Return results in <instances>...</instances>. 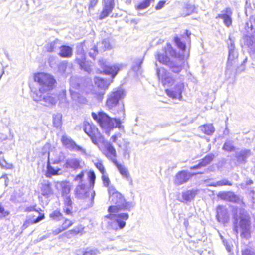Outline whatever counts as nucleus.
Listing matches in <instances>:
<instances>
[{
    "mask_svg": "<svg viewBox=\"0 0 255 255\" xmlns=\"http://www.w3.org/2000/svg\"><path fill=\"white\" fill-rule=\"evenodd\" d=\"M228 59L227 63V68L230 69L232 66L235 65L237 61L238 54L235 49V45L233 41L230 37L228 42Z\"/></svg>",
    "mask_w": 255,
    "mask_h": 255,
    "instance_id": "nucleus-11",
    "label": "nucleus"
},
{
    "mask_svg": "<svg viewBox=\"0 0 255 255\" xmlns=\"http://www.w3.org/2000/svg\"><path fill=\"white\" fill-rule=\"evenodd\" d=\"M99 253L96 248L87 249L83 253V255H96Z\"/></svg>",
    "mask_w": 255,
    "mask_h": 255,
    "instance_id": "nucleus-50",
    "label": "nucleus"
},
{
    "mask_svg": "<svg viewBox=\"0 0 255 255\" xmlns=\"http://www.w3.org/2000/svg\"><path fill=\"white\" fill-rule=\"evenodd\" d=\"M165 53L166 56L169 57V56L174 57L176 55L175 51L173 49L171 45L170 44H167L165 47Z\"/></svg>",
    "mask_w": 255,
    "mask_h": 255,
    "instance_id": "nucleus-41",
    "label": "nucleus"
},
{
    "mask_svg": "<svg viewBox=\"0 0 255 255\" xmlns=\"http://www.w3.org/2000/svg\"><path fill=\"white\" fill-rule=\"evenodd\" d=\"M51 152H52V151ZM53 152H54L56 155H57V156L55 157L54 159V163H58L64 158V154L62 152H58L55 150L53 151Z\"/></svg>",
    "mask_w": 255,
    "mask_h": 255,
    "instance_id": "nucleus-44",
    "label": "nucleus"
},
{
    "mask_svg": "<svg viewBox=\"0 0 255 255\" xmlns=\"http://www.w3.org/2000/svg\"><path fill=\"white\" fill-rule=\"evenodd\" d=\"M156 59L159 62L162 63L164 64L168 65V64L170 62L169 57L166 56H164L163 55L160 54L159 53H158L157 54Z\"/></svg>",
    "mask_w": 255,
    "mask_h": 255,
    "instance_id": "nucleus-43",
    "label": "nucleus"
},
{
    "mask_svg": "<svg viewBox=\"0 0 255 255\" xmlns=\"http://www.w3.org/2000/svg\"><path fill=\"white\" fill-rule=\"evenodd\" d=\"M63 220L64 221L62 223L61 226L62 227L63 229H64V230L67 229L74 224V222L69 219L64 218Z\"/></svg>",
    "mask_w": 255,
    "mask_h": 255,
    "instance_id": "nucleus-48",
    "label": "nucleus"
},
{
    "mask_svg": "<svg viewBox=\"0 0 255 255\" xmlns=\"http://www.w3.org/2000/svg\"><path fill=\"white\" fill-rule=\"evenodd\" d=\"M34 80L38 85V89H32V97L34 100L40 99V93H46L52 90L55 87L56 81L54 77L48 73L39 72L34 75Z\"/></svg>",
    "mask_w": 255,
    "mask_h": 255,
    "instance_id": "nucleus-1",
    "label": "nucleus"
},
{
    "mask_svg": "<svg viewBox=\"0 0 255 255\" xmlns=\"http://www.w3.org/2000/svg\"><path fill=\"white\" fill-rule=\"evenodd\" d=\"M232 15V12L230 8H227L222 11L221 13L218 14L216 17L217 18H220L223 19L224 24L227 27H229L232 23V20L231 16Z\"/></svg>",
    "mask_w": 255,
    "mask_h": 255,
    "instance_id": "nucleus-20",
    "label": "nucleus"
},
{
    "mask_svg": "<svg viewBox=\"0 0 255 255\" xmlns=\"http://www.w3.org/2000/svg\"><path fill=\"white\" fill-rule=\"evenodd\" d=\"M83 227L82 225H79L78 226L75 227L73 229L71 230V232L73 233V235H76L78 234L81 233L83 230Z\"/></svg>",
    "mask_w": 255,
    "mask_h": 255,
    "instance_id": "nucleus-57",
    "label": "nucleus"
},
{
    "mask_svg": "<svg viewBox=\"0 0 255 255\" xmlns=\"http://www.w3.org/2000/svg\"><path fill=\"white\" fill-rule=\"evenodd\" d=\"M76 61L82 69L84 70L89 73L91 72L92 63L91 62L85 61V56L83 52L81 51L77 53Z\"/></svg>",
    "mask_w": 255,
    "mask_h": 255,
    "instance_id": "nucleus-15",
    "label": "nucleus"
},
{
    "mask_svg": "<svg viewBox=\"0 0 255 255\" xmlns=\"http://www.w3.org/2000/svg\"><path fill=\"white\" fill-rule=\"evenodd\" d=\"M251 155V151L249 149H244L239 151H236L235 157L237 162L240 164L246 163L247 159Z\"/></svg>",
    "mask_w": 255,
    "mask_h": 255,
    "instance_id": "nucleus-23",
    "label": "nucleus"
},
{
    "mask_svg": "<svg viewBox=\"0 0 255 255\" xmlns=\"http://www.w3.org/2000/svg\"><path fill=\"white\" fill-rule=\"evenodd\" d=\"M125 91L122 88H119L116 91L111 92L108 95L106 101V106L109 109H112L118 106V113H121L124 117L125 109L123 104H120L119 101L125 96Z\"/></svg>",
    "mask_w": 255,
    "mask_h": 255,
    "instance_id": "nucleus-4",
    "label": "nucleus"
},
{
    "mask_svg": "<svg viewBox=\"0 0 255 255\" xmlns=\"http://www.w3.org/2000/svg\"><path fill=\"white\" fill-rule=\"evenodd\" d=\"M67 64L66 62L62 61L58 65V70L61 74H64L66 72Z\"/></svg>",
    "mask_w": 255,
    "mask_h": 255,
    "instance_id": "nucleus-51",
    "label": "nucleus"
},
{
    "mask_svg": "<svg viewBox=\"0 0 255 255\" xmlns=\"http://www.w3.org/2000/svg\"><path fill=\"white\" fill-rule=\"evenodd\" d=\"M61 45V42L58 39H55L53 41L47 44L45 46V48L48 52H54L56 49L60 48Z\"/></svg>",
    "mask_w": 255,
    "mask_h": 255,
    "instance_id": "nucleus-32",
    "label": "nucleus"
},
{
    "mask_svg": "<svg viewBox=\"0 0 255 255\" xmlns=\"http://www.w3.org/2000/svg\"><path fill=\"white\" fill-rule=\"evenodd\" d=\"M96 46L99 52H103L111 48L109 40L108 39L98 42Z\"/></svg>",
    "mask_w": 255,
    "mask_h": 255,
    "instance_id": "nucleus-34",
    "label": "nucleus"
},
{
    "mask_svg": "<svg viewBox=\"0 0 255 255\" xmlns=\"http://www.w3.org/2000/svg\"><path fill=\"white\" fill-rule=\"evenodd\" d=\"M49 217L51 220L56 222L63 220V219H64L63 214L61 213L60 210L58 209L52 212L49 214Z\"/></svg>",
    "mask_w": 255,
    "mask_h": 255,
    "instance_id": "nucleus-35",
    "label": "nucleus"
},
{
    "mask_svg": "<svg viewBox=\"0 0 255 255\" xmlns=\"http://www.w3.org/2000/svg\"><path fill=\"white\" fill-rule=\"evenodd\" d=\"M218 197L222 200L232 202L234 203L243 204V199L239 196L235 195L232 192H222L219 193Z\"/></svg>",
    "mask_w": 255,
    "mask_h": 255,
    "instance_id": "nucleus-14",
    "label": "nucleus"
},
{
    "mask_svg": "<svg viewBox=\"0 0 255 255\" xmlns=\"http://www.w3.org/2000/svg\"><path fill=\"white\" fill-rule=\"evenodd\" d=\"M191 176V174L187 171H182L179 172L175 176L174 183L177 185L185 183L188 181Z\"/></svg>",
    "mask_w": 255,
    "mask_h": 255,
    "instance_id": "nucleus-22",
    "label": "nucleus"
},
{
    "mask_svg": "<svg viewBox=\"0 0 255 255\" xmlns=\"http://www.w3.org/2000/svg\"><path fill=\"white\" fill-rule=\"evenodd\" d=\"M212 185L214 187L221 186L224 185L231 186L232 183L226 179H223L220 181L213 183Z\"/></svg>",
    "mask_w": 255,
    "mask_h": 255,
    "instance_id": "nucleus-42",
    "label": "nucleus"
},
{
    "mask_svg": "<svg viewBox=\"0 0 255 255\" xmlns=\"http://www.w3.org/2000/svg\"><path fill=\"white\" fill-rule=\"evenodd\" d=\"M175 42L176 43L177 46L181 50H184L185 49L186 45L185 44L181 41L180 39L178 37H175L174 39Z\"/></svg>",
    "mask_w": 255,
    "mask_h": 255,
    "instance_id": "nucleus-52",
    "label": "nucleus"
},
{
    "mask_svg": "<svg viewBox=\"0 0 255 255\" xmlns=\"http://www.w3.org/2000/svg\"><path fill=\"white\" fill-rule=\"evenodd\" d=\"M75 193L77 198L84 200L89 199L92 204L93 203L95 192L91 187H87L84 183H81L76 186Z\"/></svg>",
    "mask_w": 255,
    "mask_h": 255,
    "instance_id": "nucleus-8",
    "label": "nucleus"
},
{
    "mask_svg": "<svg viewBox=\"0 0 255 255\" xmlns=\"http://www.w3.org/2000/svg\"><path fill=\"white\" fill-rule=\"evenodd\" d=\"M0 164L1 167L6 169H12L13 168L12 164L8 163L5 160L0 161Z\"/></svg>",
    "mask_w": 255,
    "mask_h": 255,
    "instance_id": "nucleus-55",
    "label": "nucleus"
},
{
    "mask_svg": "<svg viewBox=\"0 0 255 255\" xmlns=\"http://www.w3.org/2000/svg\"><path fill=\"white\" fill-rule=\"evenodd\" d=\"M114 0H103V9L101 13L99 19H103L112 12L114 7Z\"/></svg>",
    "mask_w": 255,
    "mask_h": 255,
    "instance_id": "nucleus-16",
    "label": "nucleus"
},
{
    "mask_svg": "<svg viewBox=\"0 0 255 255\" xmlns=\"http://www.w3.org/2000/svg\"><path fill=\"white\" fill-rule=\"evenodd\" d=\"M99 52L98 48H97V46H95L93 48H91L89 51V55L91 57L94 58L98 52Z\"/></svg>",
    "mask_w": 255,
    "mask_h": 255,
    "instance_id": "nucleus-59",
    "label": "nucleus"
},
{
    "mask_svg": "<svg viewBox=\"0 0 255 255\" xmlns=\"http://www.w3.org/2000/svg\"><path fill=\"white\" fill-rule=\"evenodd\" d=\"M95 84L101 89L108 88L110 83L107 80H105L103 78L96 77L94 79Z\"/></svg>",
    "mask_w": 255,
    "mask_h": 255,
    "instance_id": "nucleus-36",
    "label": "nucleus"
},
{
    "mask_svg": "<svg viewBox=\"0 0 255 255\" xmlns=\"http://www.w3.org/2000/svg\"><path fill=\"white\" fill-rule=\"evenodd\" d=\"M55 187L56 189L58 190H61L62 195L63 196H68L70 192L71 187L69 182H55Z\"/></svg>",
    "mask_w": 255,
    "mask_h": 255,
    "instance_id": "nucleus-25",
    "label": "nucleus"
},
{
    "mask_svg": "<svg viewBox=\"0 0 255 255\" xmlns=\"http://www.w3.org/2000/svg\"><path fill=\"white\" fill-rule=\"evenodd\" d=\"M73 208L72 206H64L63 207V211L67 215H70L72 213V210Z\"/></svg>",
    "mask_w": 255,
    "mask_h": 255,
    "instance_id": "nucleus-62",
    "label": "nucleus"
},
{
    "mask_svg": "<svg viewBox=\"0 0 255 255\" xmlns=\"http://www.w3.org/2000/svg\"><path fill=\"white\" fill-rule=\"evenodd\" d=\"M62 116L60 113H57L53 115V124L57 128L60 127L62 125Z\"/></svg>",
    "mask_w": 255,
    "mask_h": 255,
    "instance_id": "nucleus-40",
    "label": "nucleus"
},
{
    "mask_svg": "<svg viewBox=\"0 0 255 255\" xmlns=\"http://www.w3.org/2000/svg\"><path fill=\"white\" fill-rule=\"evenodd\" d=\"M92 116L108 135L114 128L117 127L120 129L124 128L119 118H112L104 112H99L98 114L92 113Z\"/></svg>",
    "mask_w": 255,
    "mask_h": 255,
    "instance_id": "nucleus-2",
    "label": "nucleus"
},
{
    "mask_svg": "<svg viewBox=\"0 0 255 255\" xmlns=\"http://www.w3.org/2000/svg\"><path fill=\"white\" fill-rule=\"evenodd\" d=\"M243 42L251 51L255 52V40L253 37L246 35L243 38Z\"/></svg>",
    "mask_w": 255,
    "mask_h": 255,
    "instance_id": "nucleus-28",
    "label": "nucleus"
},
{
    "mask_svg": "<svg viewBox=\"0 0 255 255\" xmlns=\"http://www.w3.org/2000/svg\"><path fill=\"white\" fill-rule=\"evenodd\" d=\"M74 80L73 78H71L70 80V83L71 87L70 89V92L71 93V95L72 99L73 101L75 102V103L82 104L86 103L87 100L86 99L81 96L79 93L74 91L72 89L74 88H76V87H78V85H74L72 83V82Z\"/></svg>",
    "mask_w": 255,
    "mask_h": 255,
    "instance_id": "nucleus-18",
    "label": "nucleus"
},
{
    "mask_svg": "<svg viewBox=\"0 0 255 255\" xmlns=\"http://www.w3.org/2000/svg\"><path fill=\"white\" fill-rule=\"evenodd\" d=\"M102 179L104 186L105 187H108L110 183V180L108 174L106 173L102 174Z\"/></svg>",
    "mask_w": 255,
    "mask_h": 255,
    "instance_id": "nucleus-53",
    "label": "nucleus"
},
{
    "mask_svg": "<svg viewBox=\"0 0 255 255\" xmlns=\"http://www.w3.org/2000/svg\"><path fill=\"white\" fill-rule=\"evenodd\" d=\"M45 93H40L39 95L41 97L40 99L34 100L35 101H42L43 105L46 106H51L56 104L57 101V97L55 95L47 94Z\"/></svg>",
    "mask_w": 255,
    "mask_h": 255,
    "instance_id": "nucleus-17",
    "label": "nucleus"
},
{
    "mask_svg": "<svg viewBox=\"0 0 255 255\" xmlns=\"http://www.w3.org/2000/svg\"><path fill=\"white\" fill-rule=\"evenodd\" d=\"M44 218V215L38 216L35 219H29L27 220L23 224L22 227L23 229H25L27 228L30 225L33 224L34 223H37L43 219Z\"/></svg>",
    "mask_w": 255,
    "mask_h": 255,
    "instance_id": "nucleus-37",
    "label": "nucleus"
},
{
    "mask_svg": "<svg viewBox=\"0 0 255 255\" xmlns=\"http://www.w3.org/2000/svg\"><path fill=\"white\" fill-rule=\"evenodd\" d=\"M95 165L98 169V170L102 173V174L106 173L105 168L101 161H98L95 163Z\"/></svg>",
    "mask_w": 255,
    "mask_h": 255,
    "instance_id": "nucleus-56",
    "label": "nucleus"
},
{
    "mask_svg": "<svg viewBox=\"0 0 255 255\" xmlns=\"http://www.w3.org/2000/svg\"><path fill=\"white\" fill-rule=\"evenodd\" d=\"M64 204L66 206H72V202L69 196H64Z\"/></svg>",
    "mask_w": 255,
    "mask_h": 255,
    "instance_id": "nucleus-60",
    "label": "nucleus"
},
{
    "mask_svg": "<svg viewBox=\"0 0 255 255\" xmlns=\"http://www.w3.org/2000/svg\"><path fill=\"white\" fill-rule=\"evenodd\" d=\"M61 141L63 145L66 148L80 152L82 154H86L85 149L77 145L70 137L66 135H63L62 136Z\"/></svg>",
    "mask_w": 255,
    "mask_h": 255,
    "instance_id": "nucleus-13",
    "label": "nucleus"
},
{
    "mask_svg": "<svg viewBox=\"0 0 255 255\" xmlns=\"http://www.w3.org/2000/svg\"><path fill=\"white\" fill-rule=\"evenodd\" d=\"M242 255H254V253L249 248H246L242 251Z\"/></svg>",
    "mask_w": 255,
    "mask_h": 255,
    "instance_id": "nucleus-61",
    "label": "nucleus"
},
{
    "mask_svg": "<svg viewBox=\"0 0 255 255\" xmlns=\"http://www.w3.org/2000/svg\"><path fill=\"white\" fill-rule=\"evenodd\" d=\"M84 176V172L82 171L78 175H77L74 178V181H76L79 184L83 183V179Z\"/></svg>",
    "mask_w": 255,
    "mask_h": 255,
    "instance_id": "nucleus-58",
    "label": "nucleus"
},
{
    "mask_svg": "<svg viewBox=\"0 0 255 255\" xmlns=\"http://www.w3.org/2000/svg\"><path fill=\"white\" fill-rule=\"evenodd\" d=\"M59 55L63 57H70L72 55V49L68 46L60 45Z\"/></svg>",
    "mask_w": 255,
    "mask_h": 255,
    "instance_id": "nucleus-31",
    "label": "nucleus"
},
{
    "mask_svg": "<svg viewBox=\"0 0 255 255\" xmlns=\"http://www.w3.org/2000/svg\"><path fill=\"white\" fill-rule=\"evenodd\" d=\"M114 164L117 167L118 171L123 178L126 179L128 180L131 179L129 171L128 168L126 167L125 165L119 163L118 161Z\"/></svg>",
    "mask_w": 255,
    "mask_h": 255,
    "instance_id": "nucleus-27",
    "label": "nucleus"
},
{
    "mask_svg": "<svg viewBox=\"0 0 255 255\" xmlns=\"http://www.w3.org/2000/svg\"><path fill=\"white\" fill-rule=\"evenodd\" d=\"M194 6L191 5H187L184 9L183 15L186 16L193 13L194 10Z\"/></svg>",
    "mask_w": 255,
    "mask_h": 255,
    "instance_id": "nucleus-49",
    "label": "nucleus"
},
{
    "mask_svg": "<svg viewBox=\"0 0 255 255\" xmlns=\"http://www.w3.org/2000/svg\"><path fill=\"white\" fill-rule=\"evenodd\" d=\"M9 214V211L5 210L4 207L2 206L1 204L0 203V218L5 217Z\"/></svg>",
    "mask_w": 255,
    "mask_h": 255,
    "instance_id": "nucleus-54",
    "label": "nucleus"
},
{
    "mask_svg": "<svg viewBox=\"0 0 255 255\" xmlns=\"http://www.w3.org/2000/svg\"><path fill=\"white\" fill-rule=\"evenodd\" d=\"M185 90V85L183 82V78L179 77L176 79L175 83L170 89L165 90L167 95L173 99L181 100L182 94Z\"/></svg>",
    "mask_w": 255,
    "mask_h": 255,
    "instance_id": "nucleus-7",
    "label": "nucleus"
},
{
    "mask_svg": "<svg viewBox=\"0 0 255 255\" xmlns=\"http://www.w3.org/2000/svg\"><path fill=\"white\" fill-rule=\"evenodd\" d=\"M223 149L228 152H231L234 150V147L233 145V142L231 141H226L223 147Z\"/></svg>",
    "mask_w": 255,
    "mask_h": 255,
    "instance_id": "nucleus-46",
    "label": "nucleus"
},
{
    "mask_svg": "<svg viewBox=\"0 0 255 255\" xmlns=\"http://www.w3.org/2000/svg\"><path fill=\"white\" fill-rule=\"evenodd\" d=\"M214 157V155L209 154L207 155L202 161L196 166L191 167V169H197L201 167H204L210 163Z\"/></svg>",
    "mask_w": 255,
    "mask_h": 255,
    "instance_id": "nucleus-29",
    "label": "nucleus"
},
{
    "mask_svg": "<svg viewBox=\"0 0 255 255\" xmlns=\"http://www.w3.org/2000/svg\"><path fill=\"white\" fill-rule=\"evenodd\" d=\"M99 0H90L89 9H93L97 5Z\"/></svg>",
    "mask_w": 255,
    "mask_h": 255,
    "instance_id": "nucleus-63",
    "label": "nucleus"
},
{
    "mask_svg": "<svg viewBox=\"0 0 255 255\" xmlns=\"http://www.w3.org/2000/svg\"><path fill=\"white\" fill-rule=\"evenodd\" d=\"M84 130L95 145L103 140V137L95 126L88 123H85Z\"/></svg>",
    "mask_w": 255,
    "mask_h": 255,
    "instance_id": "nucleus-9",
    "label": "nucleus"
},
{
    "mask_svg": "<svg viewBox=\"0 0 255 255\" xmlns=\"http://www.w3.org/2000/svg\"><path fill=\"white\" fill-rule=\"evenodd\" d=\"M49 145L48 144L45 145L42 149V154L44 155L46 153H47V176L49 177L50 175H55L58 174V172L60 171V169H54L50 165L49 158H50V152H49Z\"/></svg>",
    "mask_w": 255,
    "mask_h": 255,
    "instance_id": "nucleus-19",
    "label": "nucleus"
},
{
    "mask_svg": "<svg viewBox=\"0 0 255 255\" xmlns=\"http://www.w3.org/2000/svg\"><path fill=\"white\" fill-rule=\"evenodd\" d=\"M111 202L116 204L115 206H111L108 208L109 213H117L120 210H129L131 207L130 204L126 202L125 200L120 193H114L109 197Z\"/></svg>",
    "mask_w": 255,
    "mask_h": 255,
    "instance_id": "nucleus-6",
    "label": "nucleus"
},
{
    "mask_svg": "<svg viewBox=\"0 0 255 255\" xmlns=\"http://www.w3.org/2000/svg\"><path fill=\"white\" fill-rule=\"evenodd\" d=\"M198 190H187L182 193V197L184 200L186 202H190L192 200L197 194Z\"/></svg>",
    "mask_w": 255,
    "mask_h": 255,
    "instance_id": "nucleus-33",
    "label": "nucleus"
},
{
    "mask_svg": "<svg viewBox=\"0 0 255 255\" xmlns=\"http://www.w3.org/2000/svg\"><path fill=\"white\" fill-rule=\"evenodd\" d=\"M99 64L102 67L103 72L106 74L111 75L112 78L116 75L118 71L123 67V65L121 64H116L112 66H109L103 60L99 61Z\"/></svg>",
    "mask_w": 255,
    "mask_h": 255,
    "instance_id": "nucleus-12",
    "label": "nucleus"
},
{
    "mask_svg": "<svg viewBox=\"0 0 255 255\" xmlns=\"http://www.w3.org/2000/svg\"><path fill=\"white\" fill-rule=\"evenodd\" d=\"M168 65L170 66L172 71L175 73H179L182 69L181 65L180 64H175L173 62H169Z\"/></svg>",
    "mask_w": 255,
    "mask_h": 255,
    "instance_id": "nucleus-45",
    "label": "nucleus"
},
{
    "mask_svg": "<svg viewBox=\"0 0 255 255\" xmlns=\"http://www.w3.org/2000/svg\"><path fill=\"white\" fill-rule=\"evenodd\" d=\"M108 193H109V197L111 196V195H113V193H119L118 192H117L115 188L112 186H109V188H108Z\"/></svg>",
    "mask_w": 255,
    "mask_h": 255,
    "instance_id": "nucleus-64",
    "label": "nucleus"
},
{
    "mask_svg": "<svg viewBox=\"0 0 255 255\" xmlns=\"http://www.w3.org/2000/svg\"><path fill=\"white\" fill-rule=\"evenodd\" d=\"M154 0H143L135 6L136 9L138 10H142L148 8L150 4Z\"/></svg>",
    "mask_w": 255,
    "mask_h": 255,
    "instance_id": "nucleus-38",
    "label": "nucleus"
},
{
    "mask_svg": "<svg viewBox=\"0 0 255 255\" xmlns=\"http://www.w3.org/2000/svg\"><path fill=\"white\" fill-rule=\"evenodd\" d=\"M106 151L105 152V155L106 156L110 159L113 163L117 162L116 159L117 153L115 148L110 143H107L105 145Z\"/></svg>",
    "mask_w": 255,
    "mask_h": 255,
    "instance_id": "nucleus-24",
    "label": "nucleus"
},
{
    "mask_svg": "<svg viewBox=\"0 0 255 255\" xmlns=\"http://www.w3.org/2000/svg\"><path fill=\"white\" fill-rule=\"evenodd\" d=\"M110 220L108 222V228L114 230L123 229L126 226V221L129 218L127 213H110L106 216Z\"/></svg>",
    "mask_w": 255,
    "mask_h": 255,
    "instance_id": "nucleus-5",
    "label": "nucleus"
},
{
    "mask_svg": "<svg viewBox=\"0 0 255 255\" xmlns=\"http://www.w3.org/2000/svg\"><path fill=\"white\" fill-rule=\"evenodd\" d=\"M237 212H239L240 221L239 226L238 225L237 222L235 224L234 231L237 234L239 233V230H240L241 237L248 239L250 236V221L249 216L244 209H239Z\"/></svg>",
    "mask_w": 255,
    "mask_h": 255,
    "instance_id": "nucleus-3",
    "label": "nucleus"
},
{
    "mask_svg": "<svg viewBox=\"0 0 255 255\" xmlns=\"http://www.w3.org/2000/svg\"><path fill=\"white\" fill-rule=\"evenodd\" d=\"M79 166V162L76 159H69L66 162V167H70L73 169H77Z\"/></svg>",
    "mask_w": 255,
    "mask_h": 255,
    "instance_id": "nucleus-39",
    "label": "nucleus"
},
{
    "mask_svg": "<svg viewBox=\"0 0 255 255\" xmlns=\"http://www.w3.org/2000/svg\"><path fill=\"white\" fill-rule=\"evenodd\" d=\"M199 128L204 133L211 135L215 131V128L212 124H205L204 125L200 126Z\"/></svg>",
    "mask_w": 255,
    "mask_h": 255,
    "instance_id": "nucleus-30",
    "label": "nucleus"
},
{
    "mask_svg": "<svg viewBox=\"0 0 255 255\" xmlns=\"http://www.w3.org/2000/svg\"><path fill=\"white\" fill-rule=\"evenodd\" d=\"M217 219L219 222L225 223L228 222L229 217L225 207L218 206L217 208Z\"/></svg>",
    "mask_w": 255,
    "mask_h": 255,
    "instance_id": "nucleus-21",
    "label": "nucleus"
},
{
    "mask_svg": "<svg viewBox=\"0 0 255 255\" xmlns=\"http://www.w3.org/2000/svg\"><path fill=\"white\" fill-rule=\"evenodd\" d=\"M88 176L90 182V187L93 189L96 179L95 174L93 171H90L88 172Z\"/></svg>",
    "mask_w": 255,
    "mask_h": 255,
    "instance_id": "nucleus-47",
    "label": "nucleus"
},
{
    "mask_svg": "<svg viewBox=\"0 0 255 255\" xmlns=\"http://www.w3.org/2000/svg\"><path fill=\"white\" fill-rule=\"evenodd\" d=\"M41 191L42 195L46 197H49L53 194L51 184L48 181H45L42 184Z\"/></svg>",
    "mask_w": 255,
    "mask_h": 255,
    "instance_id": "nucleus-26",
    "label": "nucleus"
},
{
    "mask_svg": "<svg viewBox=\"0 0 255 255\" xmlns=\"http://www.w3.org/2000/svg\"><path fill=\"white\" fill-rule=\"evenodd\" d=\"M156 73L159 81L164 86L172 87L175 83L176 79H174L171 74L164 68H157Z\"/></svg>",
    "mask_w": 255,
    "mask_h": 255,
    "instance_id": "nucleus-10",
    "label": "nucleus"
}]
</instances>
